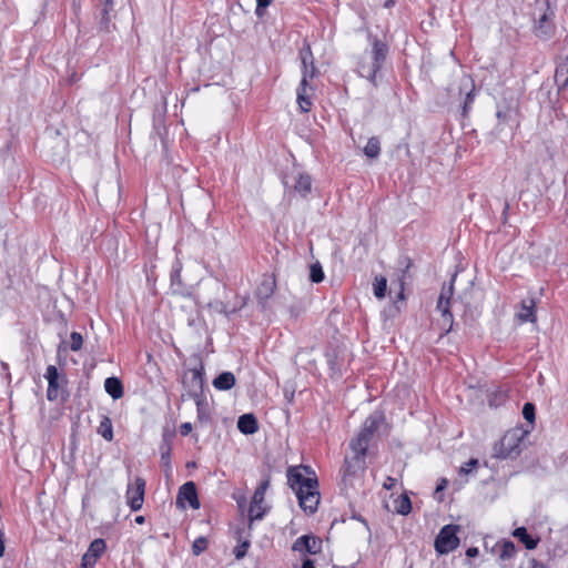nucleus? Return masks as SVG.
<instances>
[{"label":"nucleus","instance_id":"nucleus-1","mask_svg":"<svg viewBox=\"0 0 568 568\" xmlns=\"http://www.w3.org/2000/svg\"><path fill=\"white\" fill-rule=\"evenodd\" d=\"M287 484L296 494L304 511L314 514L320 504L318 481L310 466H295L287 469Z\"/></svg>","mask_w":568,"mask_h":568},{"label":"nucleus","instance_id":"nucleus-2","mask_svg":"<svg viewBox=\"0 0 568 568\" xmlns=\"http://www.w3.org/2000/svg\"><path fill=\"white\" fill-rule=\"evenodd\" d=\"M535 9L539 13L534 18V34L541 40H549L556 30L555 8L549 0H535Z\"/></svg>","mask_w":568,"mask_h":568},{"label":"nucleus","instance_id":"nucleus-3","mask_svg":"<svg viewBox=\"0 0 568 568\" xmlns=\"http://www.w3.org/2000/svg\"><path fill=\"white\" fill-rule=\"evenodd\" d=\"M382 422L383 416L379 413H374L364 420L356 437L349 442V448L354 455L366 457L368 445Z\"/></svg>","mask_w":568,"mask_h":568},{"label":"nucleus","instance_id":"nucleus-4","mask_svg":"<svg viewBox=\"0 0 568 568\" xmlns=\"http://www.w3.org/2000/svg\"><path fill=\"white\" fill-rule=\"evenodd\" d=\"M523 435L519 429H511L494 445L493 457L499 459L514 458L520 453Z\"/></svg>","mask_w":568,"mask_h":568},{"label":"nucleus","instance_id":"nucleus-5","mask_svg":"<svg viewBox=\"0 0 568 568\" xmlns=\"http://www.w3.org/2000/svg\"><path fill=\"white\" fill-rule=\"evenodd\" d=\"M44 377L48 381V400L54 402L58 400L59 398L64 400L68 396L65 390L67 378L64 376L59 375L58 368L54 365H49L47 367Z\"/></svg>","mask_w":568,"mask_h":568},{"label":"nucleus","instance_id":"nucleus-6","mask_svg":"<svg viewBox=\"0 0 568 568\" xmlns=\"http://www.w3.org/2000/svg\"><path fill=\"white\" fill-rule=\"evenodd\" d=\"M459 527L457 525H446L440 530L435 539V550L445 555L455 550L459 545V538L457 531Z\"/></svg>","mask_w":568,"mask_h":568},{"label":"nucleus","instance_id":"nucleus-7","mask_svg":"<svg viewBox=\"0 0 568 568\" xmlns=\"http://www.w3.org/2000/svg\"><path fill=\"white\" fill-rule=\"evenodd\" d=\"M315 75L316 73H304L296 90V101L302 112H308L312 109L313 97L315 93V88L313 85Z\"/></svg>","mask_w":568,"mask_h":568},{"label":"nucleus","instance_id":"nucleus-8","mask_svg":"<svg viewBox=\"0 0 568 568\" xmlns=\"http://www.w3.org/2000/svg\"><path fill=\"white\" fill-rule=\"evenodd\" d=\"M454 280L455 278L453 277L448 285L443 286L437 301V310L442 313L444 326L447 325V328L444 329L445 334L452 331L454 324V317L450 312V300L454 294Z\"/></svg>","mask_w":568,"mask_h":568},{"label":"nucleus","instance_id":"nucleus-9","mask_svg":"<svg viewBox=\"0 0 568 568\" xmlns=\"http://www.w3.org/2000/svg\"><path fill=\"white\" fill-rule=\"evenodd\" d=\"M457 90L459 98L464 97L463 102V115L467 116L468 112L471 109V105L475 101L476 97V85L475 80L469 74H463L458 81L457 88L453 87L452 91Z\"/></svg>","mask_w":568,"mask_h":568},{"label":"nucleus","instance_id":"nucleus-10","mask_svg":"<svg viewBox=\"0 0 568 568\" xmlns=\"http://www.w3.org/2000/svg\"><path fill=\"white\" fill-rule=\"evenodd\" d=\"M145 485V480L142 477H136L133 483L128 484L125 496L126 503L132 511H138L142 508Z\"/></svg>","mask_w":568,"mask_h":568},{"label":"nucleus","instance_id":"nucleus-11","mask_svg":"<svg viewBox=\"0 0 568 568\" xmlns=\"http://www.w3.org/2000/svg\"><path fill=\"white\" fill-rule=\"evenodd\" d=\"M270 486V478H265L260 483L257 488L255 489L252 503L248 509V517L251 520L262 519L265 515V508L262 506L265 497V493Z\"/></svg>","mask_w":568,"mask_h":568},{"label":"nucleus","instance_id":"nucleus-12","mask_svg":"<svg viewBox=\"0 0 568 568\" xmlns=\"http://www.w3.org/2000/svg\"><path fill=\"white\" fill-rule=\"evenodd\" d=\"M368 39L371 40L372 44V71H381L388 55V45L385 41L378 39L377 37H373L371 32H368Z\"/></svg>","mask_w":568,"mask_h":568},{"label":"nucleus","instance_id":"nucleus-13","mask_svg":"<svg viewBox=\"0 0 568 568\" xmlns=\"http://www.w3.org/2000/svg\"><path fill=\"white\" fill-rule=\"evenodd\" d=\"M275 288V277L273 275L264 274L255 292L258 304L263 310L266 308L267 302L273 296Z\"/></svg>","mask_w":568,"mask_h":568},{"label":"nucleus","instance_id":"nucleus-14","mask_svg":"<svg viewBox=\"0 0 568 568\" xmlns=\"http://www.w3.org/2000/svg\"><path fill=\"white\" fill-rule=\"evenodd\" d=\"M292 549L298 552L316 555L322 550V540L312 535H303L293 542Z\"/></svg>","mask_w":568,"mask_h":568},{"label":"nucleus","instance_id":"nucleus-15","mask_svg":"<svg viewBox=\"0 0 568 568\" xmlns=\"http://www.w3.org/2000/svg\"><path fill=\"white\" fill-rule=\"evenodd\" d=\"M365 469V458L353 455L352 457H345L344 467L342 468L343 481L345 484L351 483L352 478L357 476L359 471Z\"/></svg>","mask_w":568,"mask_h":568},{"label":"nucleus","instance_id":"nucleus-16","mask_svg":"<svg viewBox=\"0 0 568 568\" xmlns=\"http://www.w3.org/2000/svg\"><path fill=\"white\" fill-rule=\"evenodd\" d=\"M184 501H186L189 504V506L193 509L200 508V501H199V497H197L196 486L193 481H187V483L183 484L179 489L176 503L184 506L183 505Z\"/></svg>","mask_w":568,"mask_h":568},{"label":"nucleus","instance_id":"nucleus-17","mask_svg":"<svg viewBox=\"0 0 568 568\" xmlns=\"http://www.w3.org/2000/svg\"><path fill=\"white\" fill-rule=\"evenodd\" d=\"M106 545L105 541L101 538L94 539L87 552L82 557V566L83 568H92L98 559L102 556V554L105 551Z\"/></svg>","mask_w":568,"mask_h":568},{"label":"nucleus","instance_id":"nucleus-18","mask_svg":"<svg viewBox=\"0 0 568 568\" xmlns=\"http://www.w3.org/2000/svg\"><path fill=\"white\" fill-rule=\"evenodd\" d=\"M185 385L195 393L202 392L204 386V366L190 368L184 375Z\"/></svg>","mask_w":568,"mask_h":568},{"label":"nucleus","instance_id":"nucleus-19","mask_svg":"<svg viewBox=\"0 0 568 568\" xmlns=\"http://www.w3.org/2000/svg\"><path fill=\"white\" fill-rule=\"evenodd\" d=\"M516 318L521 324L536 322V303L534 298H526L521 301L520 306L516 312Z\"/></svg>","mask_w":568,"mask_h":568},{"label":"nucleus","instance_id":"nucleus-20","mask_svg":"<svg viewBox=\"0 0 568 568\" xmlns=\"http://www.w3.org/2000/svg\"><path fill=\"white\" fill-rule=\"evenodd\" d=\"M237 428L242 434L252 435L257 432V419L253 414H244L239 417Z\"/></svg>","mask_w":568,"mask_h":568},{"label":"nucleus","instance_id":"nucleus-21","mask_svg":"<svg viewBox=\"0 0 568 568\" xmlns=\"http://www.w3.org/2000/svg\"><path fill=\"white\" fill-rule=\"evenodd\" d=\"M104 389L113 399H119L124 394L122 382L118 377H108L104 381Z\"/></svg>","mask_w":568,"mask_h":568},{"label":"nucleus","instance_id":"nucleus-22","mask_svg":"<svg viewBox=\"0 0 568 568\" xmlns=\"http://www.w3.org/2000/svg\"><path fill=\"white\" fill-rule=\"evenodd\" d=\"M298 58L303 71H316L314 65V57L308 43L304 42L303 47L300 49Z\"/></svg>","mask_w":568,"mask_h":568},{"label":"nucleus","instance_id":"nucleus-23","mask_svg":"<svg viewBox=\"0 0 568 568\" xmlns=\"http://www.w3.org/2000/svg\"><path fill=\"white\" fill-rule=\"evenodd\" d=\"M235 385V376L231 372H223L213 381V386L219 390H229Z\"/></svg>","mask_w":568,"mask_h":568},{"label":"nucleus","instance_id":"nucleus-24","mask_svg":"<svg viewBox=\"0 0 568 568\" xmlns=\"http://www.w3.org/2000/svg\"><path fill=\"white\" fill-rule=\"evenodd\" d=\"M514 536L519 539L527 549H535L538 545L539 538L530 536L525 527H519L514 530Z\"/></svg>","mask_w":568,"mask_h":568},{"label":"nucleus","instance_id":"nucleus-25","mask_svg":"<svg viewBox=\"0 0 568 568\" xmlns=\"http://www.w3.org/2000/svg\"><path fill=\"white\" fill-rule=\"evenodd\" d=\"M98 434L108 442H111L113 439V426L110 417L102 416L100 425L98 427Z\"/></svg>","mask_w":568,"mask_h":568},{"label":"nucleus","instance_id":"nucleus-26","mask_svg":"<svg viewBox=\"0 0 568 568\" xmlns=\"http://www.w3.org/2000/svg\"><path fill=\"white\" fill-rule=\"evenodd\" d=\"M381 153V142L377 136H372L368 139L365 148L364 154L369 159H377Z\"/></svg>","mask_w":568,"mask_h":568},{"label":"nucleus","instance_id":"nucleus-27","mask_svg":"<svg viewBox=\"0 0 568 568\" xmlns=\"http://www.w3.org/2000/svg\"><path fill=\"white\" fill-rule=\"evenodd\" d=\"M311 189H312L311 176L307 174H301L295 183L296 192H298L302 196H305L311 192Z\"/></svg>","mask_w":568,"mask_h":568},{"label":"nucleus","instance_id":"nucleus-28","mask_svg":"<svg viewBox=\"0 0 568 568\" xmlns=\"http://www.w3.org/2000/svg\"><path fill=\"white\" fill-rule=\"evenodd\" d=\"M395 510L396 513L400 514V515H407L410 513L412 510V503H410V499L403 495L400 496L397 500H396V506H395Z\"/></svg>","mask_w":568,"mask_h":568},{"label":"nucleus","instance_id":"nucleus-29","mask_svg":"<svg viewBox=\"0 0 568 568\" xmlns=\"http://www.w3.org/2000/svg\"><path fill=\"white\" fill-rule=\"evenodd\" d=\"M181 272H182V264L180 261H175V263L172 265V270H171V274H170L171 284L173 287L174 286L180 287L182 285Z\"/></svg>","mask_w":568,"mask_h":568},{"label":"nucleus","instance_id":"nucleus-30","mask_svg":"<svg viewBox=\"0 0 568 568\" xmlns=\"http://www.w3.org/2000/svg\"><path fill=\"white\" fill-rule=\"evenodd\" d=\"M112 9H110V7L103 6L102 12H101V19H100V23H99V29L106 33L110 32V30H111V21H110V17H109V12Z\"/></svg>","mask_w":568,"mask_h":568},{"label":"nucleus","instance_id":"nucleus-31","mask_svg":"<svg viewBox=\"0 0 568 568\" xmlns=\"http://www.w3.org/2000/svg\"><path fill=\"white\" fill-rule=\"evenodd\" d=\"M386 290H387V280L384 276L376 277L375 283H374V295L377 298H383L386 295Z\"/></svg>","mask_w":568,"mask_h":568},{"label":"nucleus","instance_id":"nucleus-32","mask_svg":"<svg viewBox=\"0 0 568 568\" xmlns=\"http://www.w3.org/2000/svg\"><path fill=\"white\" fill-rule=\"evenodd\" d=\"M515 554H516V546L514 545V542L505 541L500 547L499 558L501 560H507V559H510L511 557H514Z\"/></svg>","mask_w":568,"mask_h":568},{"label":"nucleus","instance_id":"nucleus-33","mask_svg":"<svg viewBox=\"0 0 568 568\" xmlns=\"http://www.w3.org/2000/svg\"><path fill=\"white\" fill-rule=\"evenodd\" d=\"M559 58H560V62H559V65L556 69V71H559V69L568 71V34L566 36V38L564 40L562 49H561V53H560Z\"/></svg>","mask_w":568,"mask_h":568},{"label":"nucleus","instance_id":"nucleus-34","mask_svg":"<svg viewBox=\"0 0 568 568\" xmlns=\"http://www.w3.org/2000/svg\"><path fill=\"white\" fill-rule=\"evenodd\" d=\"M195 396H196L197 420L202 424L206 423L209 420V414L206 412V406L203 403V400L201 398H199L197 394H195Z\"/></svg>","mask_w":568,"mask_h":568},{"label":"nucleus","instance_id":"nucleus-35","mask_svg":"<svg viewBox=\"0 0 568 568\" xmlns=\"http://www.w3.org/2000/svg\"><path fill=\"white\" fill-rule=\"evenodd\" d=\"M310 277L314 283H321L324 280V272L320 263L311 265Z\"/></svg>","mask_w":568,"mask_h":568},{"label":"nucleus","instance_id":"nucleus-36","mask_svg":"<svg viewBox=\"0 0 568 568\" xmlns=\"http://www.w3.org/2000/svg\"><path fill=\"white\" fill-rule=\"evenodd\" d=\"M207 539L205 537H199L193 541L192 552L194 556L201 555L207 548Z\"/></svg>","mask_w":568,"mask_h":568},{"label":"nucleus","instance_id":"nucleus-37","mask_svg":"<svg viewBox=\"0 0 568 568\" xmlns=\"http://www.w3.org/2000/svg\"><path fill=\"white\" fill-rule=\"evenodd\" d=\"M83 344L82 335L78 332H72L70 335V348L73 352L80 351Z\"/></svg>","mask_w":568,"mask_h":568},{"label":"nucleus","instance_id":"nucleus-38","mask_svg":"<svg viewBox=\"0 0 568 568\" xmlns=\"http://www.w3.org/2000/svg\"><path fill=\"white\" fill-rule=\"evenodd\" d=\"M523 416L529 423H532L535 420V405L532 403H526L524 405Z\"/></svg>","mask_w":568,"mask_h":568},{"label":"nucleus","instance_id":"nucleus-39","mask_svg":"<svg viewBox=\"0 0 568 568\" xmlns=\"http://www.w3.org/2000/svg\"><path fill=\"white\" fill-rule=\"evenodd\" d=\"M271 3H272V0H256L255 14L258 18H262L265 14L266 9Z\"/></svg>","mask_w":568,"mask_h":568},{"label":"nucleus","instance_id":"nucleus-40","mask_svg":"<svg viewBox=\"0 0 568 568\" xmlns=\"http://www.w3.org/2000/svg\"><path fill=\"white\" fill-rule=\"evenodd\" d=\"M478 466V459L471 458L467 463H465L462 467L459 473L464 475L470 474L475 468Z\"/></svg>","mask_w":568,"mask_h":568},{"label":"nucleus","instance_id":"nucleus-41","mask_svg":"<svg viewBox=\"0 0 568 568\" xmlns=\"http://www.w3.org/2000/svg\"><path fill=\"white\" fill-rule=\"evenodd\" d=\"M248 546H250L248 541H243L242 544L237 545L234 548V556H235V558L236 559H242L246 555Z\"/></svg>","mask_w":568,"mask_h":568},{"label":"nucleus","instance_id":"nucleus-42","mask_svg":"<svg viewBox=\"0 0 568 568\" xmlns=\"http://www.w3.org/2000/svg\"><path fill=\"white\" fill-rule=\"evenodd\" d=\"M554 78L559 89L566 87L568 83V73H555Z\"/></svg>","mask_w":568,"mask_h":568},{"label":"nucleus","instance_id":"nucleus-43","mask_svg":"<svg viewBox=\"0 0 568 568\" xmlns=\"http://www.w3.org/2000/svg\"><path fill=\"white\" fill-rule=\"evenodd\" d=\"M193 429V426L191 423L186 422V423H183L181 424L180 426V434L182 436H187Z\"/></svg>","mask_w":568,"mask_h":568},{"label":"nucleus","instance_id":"nucleus-44","mask_svg":"<svg viewBox=\"0 0 568 568\" xmlns=\"http://www.w3.org/2000/svg\"><path fill=\"white\" fill-rule=\"evenodd\" d=\"M395 485H396V479L390 477V476H388V477H386V479H385V481L383 484V487L385 489H387V490H390V489H393L395 487Z\"/></svg>","mask_w":568,"mask_h":568},{"label":"nucleus","instance_id":"nucleus-45","mask_svg":"<svg viewBox=\"0 0 568 568\" xmlns=\"http://www.w3.org/2000/svg\"><path fill=\"white\" fill-rule=\"evenodd\" d=\"M4 532L3 530L0 528V558L3 557L4 555Z\"/></svg>","mask_w":568,"mask_h":568},{"label":"nucleus","instance_id":"nucleus-46","mask_svg":"<svg viewBox=\"0 0 568 568\" xmlns=\"http://www.w3.org/2000/svg\"><path fill=\"white\" fill-rule=\"evenodd\" d=\"M527 568H545V567L537 559L531 558V559L528 560V567Z\"/></svg>","mask_w":568,"mask_h":568},{"label":"nucleus","instance_id":"nucleus-47","mask_svg":"<svg viewBox=\"0 0 568 568\" xmlns=\"http://www.w3.org/2000/svg\"><path fill=\"white\" fill-rule=\"evenodd\" d=\"M479 551L476 547H470L466 550V556L469 557V558H474L476 556H478Z\"/></svg>","mask_w":568,"mask_h":568},{"label":"nucleus","instance_id":"nucleus-48","mask_svg":"<svg viewBox=\"0 0 568 568\" xmlns=\"http://www.w3.org/2000/svg\"><path fill=\"white\" fill-rule=\"evenodd\" d=\"M302 568H316L314 561L310 558L303 560Z\"/></svg>","mask_w":568,"mask_h":568},{"label":"nucleus","instance_id":"nucleus-49","mask_svg":"<svg viewBox=\"0 0 568 568\" xmlns=\"http://www.w3.org/2000/svg\"><path fill=\"white\" fill-rule=\"evenodd\" d=\"M398 286H399L398 298L404 300V277H402L399 280Z\"/></svg>","mask_w":568,"mask_h":568},{"label":"nucleus","instance_id":"nucleus-50","mask_svg":"<svg viewBox=\"0 0 568 568\" xmlns=\"http://www.w3.org/2000/svg\"><path fill=\"white\" fill-rule=\"evenodd\" d=\"M497 118L499 121H506L508 113L506 111H497Z\"/></svg>","mask_w":568,"mask_h":568},{"label":"nucleus","instance_id":"nucleus-51","mask_svg":"<svg viewBox=\"0 0 568 568\" xmlns=\"http://www.w3.org/2000/svg\"><path fill=\"white\" fill-rule=\"evenodd\" d=\"M447 486V480L442 479L440 483L436 487V491L443 490Z\"/></svg>","mask_w":568,"mask_h":568},{"label":"nucleus","instance_id":"nucleus-52","mask_svg":"<svg viewBox=\"0 0 568 568\" xmlns=\"http://www.w3.org/2000/svg\"><path fill=\"white\" fill-rule=\"evenodd\" d=\"M376 78H377V73H369L367 77V80L369 82H372L374 85H376Z\"/></svg>","mask_w":568,"mask_h":568},{"label":"nucleus","instance_id":"nucleus-53","mask_svg":"<svg viewBox=\"0 0 568 568\" xmlns=\"http://www.w3.org/2000/svg\"><path fill=\"white\" fill-rule=\"evenodd\" d=\"M395 4V0H385L384 7L392 8Z\"/></svg>","mask_w":568,"mask_h":568},{"label":"nucleus","instance_id":"nucleus-54","mask_svg":"<svg viewBox=\"0 0 568 568\" xmlns=\"http://www.w3.org/2000/svg\"><path fill=\"white\" fill-rule=\"evenodd\" d=\"M221 305H222V310L221 311L223 313H225V314L234 313L236 311V308H233V310L229 311L225 305H223L222 303H221Z\"/></svg>","mask_w":568,"mask_h":568},{"label":"nucleus","instance_id":"nucleus-55","mask_svg":"<svg viewBox=\"0 0 568 568\" xmlns=\"http://www.w3.org/2000/svg\"><path fill=\"white\" fill-rule=\"evenodd\" d=\"M144 521H145L144 516H138V517H135V523H136V524L141 525V524H143Z\"/></svg>","mask_w":568,"mask_h":568},{"label":"nucleus","instance_id":"nucleus-56","mask_svg":"<svg viewBox=\"0 0 568 568\" xmlns=\"http://www.w3.org/2000/svg\"><path fill=\"white\" fill-rule=\"evenodd\" d=\"M104 6L110 7V9H113V0H105Z\"/></svg>","mask_w":568,"mask_h":568},{"label":"nucleus","instance_id":"nucleus-57","mask_svg":"<svg viewBox=\"0 0 568 568\" xmlns=\"http://www.w3.org/2000/svg\"><path fill=\"white\" fill-rule=\"evenodd\" d=\"M246 301H247V297H243L242 302H241V305L239 307L240 308L243 307L246 304Z\"/></svg>","mask_w":568,"mask_h":568},{"label":"nucleus","instance_id":"nucleus-58","mask_svg":"<svg viewBox=\"0 0 568 568\" xmlns=\"http://www.w3.org/2000/svg\"><path fill=\"white\" fill-rule=\"evenodd\" d=\"M74 9L79 8V4L75 3V0L73 1Z\"/></svg>","mask_w":568,"mask_h":568},{"label":"nucleus","instance_id":"nucleus-59","mask_svg":"<svg viewBox=\"0 0 568 568\" xmlns=\"http://www.w3.org/2000/svg\"><path fill=\"white\" fill-rule=\"evenodd\" d=\"M162 458H168V455H165L164 452H162Z\"/></svg>","mask_w":568,"mask_h":568},{"label":"nucleus","instance_id":"nucleus-60","mask_svg":"<svg viewBox=\"0 0 568 568\" xmlns=\"http://www.w3.org/2000/svg\"><path fill=\"white\" fill-rule=\"evenodd\" d=\"M162 458H168V455H165L164 452H162Z\"/></svg>","mask_w":568,"mask_h":568}]
</instances>
